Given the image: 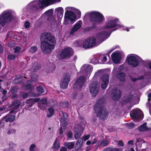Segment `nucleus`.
<instances>
[{
    "mask_svg": "<svg viewBox=\"0 0 151 151\" xmlns=\"http://www.w3.org/2000/svg\"><path fill=\"white\" fill-rule=\"evenodd\" d=\"M109 143V140L106 139L103 140L99 145V146L101 147H104L107 146Z\"/></svg>",
    "mask_w": 151,
    "mask_h": 151,
    "instance_id": "nucleus-26",
    "label": "nucleus"
},
{
    "mask_svg": "<svg viewBox=\"0 0 151 151\" xmlns=\"http://www.w3.org/2000/svg\"><path fill=\"white\" fill-rule=\"evenodd\" d=\"M86 78L85 76H80L75 81L73 86L75 90H80L84 85L86 81Z\"/></svg>",
    "mask_w": 151,
    "mask_h": 151,
    "instance_id": "nucleus-5",
    "label": "nucleus"
},
{
    "mask_svg": "<svg viewBox=\"0 0 151 151\" xmlns=\"http://www.w3.org/2000/svg\"><path fill=\"white\" fill-rule=\"evenodd\" d=\"M6 116H4L0 121V125L2 124V126L4 125L5 124V122H6V121H5L6 119Z\"/></svg>",
    "mask_w": 151,
    "mask_h": 151,
    "instance_id": "nucleus-45",
    "label": "nucleus"
},
{
    "mask_svg": "<svg viewBox=\"0 0 151 151\" xmlns=\"http://www.w3.org/2000/svg\"><path fill=\"white\" fill-rule=\"evenodd\" d=\"M60 146V143L58 142L57 139H56L54 142L52 148L56 150L59 149Z\"/></svg>",
    "mask_w": 151,
    "mask_h": 151,
    "instance_id": "nucleus-30",
    "label": "nucleus"
},
{
    "mask_svg": "<svg viewBox=\"0 0 151 151\" xmlns=\"http://www.w3.org/2000/svg\"><path fill=\"white\" fill-rule=\"evenodd\" d=\"M125 76V74L122 72H118L116 74V77L122 82H124L126 81Z\"/></svg>",
    "mask_w": 151,
    "mask_h": 151,
    "instance_id": "nucleus-18",
    "label": "nucleus"
},
{
    "mask_svg": "<svg viewBox=\"0 0 151 151\" xmlns=\"http://www.w3.org/2000/svg\"><path fill=\"white\" fill-rule=\"evenodd\" d=\"M76 16L73 12L67 10L65 13L64 21L67 22V20L70 22L75 21Z\"/></svg>",
    "mask_w": 151,
    "mask_h": 151,
    "instance_id": "nucleus-12",
    "label": "nucleus"
},
{
    "mask_svg": "<svg viewBox=\"0 0 151 151\" xmlns=\"http://www.w3.org/2000/svg\"><path fill=\"white\" fill-rule=\"evenodd\" d=\"M14 17L12 13L9 12H6L0 15V20L4 21L6 23H8L11 22Z\"/></svg>",
    "mask_w": 151,
    "mask_h": 151,
    "instance_id": "nucleus-9",
    "label": "nucleus"
},
{
    "mask_svg": "<svg viewBox=\"0 0 151 151\" xmlns=\"http://www.w3.org/2000/svg\"><path fill=\"white\" fill-rule=\"evenodd\" d=\"M138 130L141 131H144L147 130V127L146 125V124L145 123L141 125L138 128Z\"/></svg>",
    "mask_w": 151,
    "mask_h": 151,
    "instance_id": "nucleus-34",
    "label": "nucleus"
},
{
    "mask_svg": "<svg viewBox=\"0 0 151 151\" xmlns=\"http://www.w3.org/2000/svg\"><path fill=\"white\" fill-rule=\"evenodd\" d=\"M21 47H20L19 46L16 47L14 48V53H18L21 50Z\"/></svg>",
    "mask_w": 151,
    "mask_h": 151,
    "instance_id": "nucleus-46",
    "label": "nucleus"
},
{
    "mask_svg": "<svg viewBox=\"0 0 151 151\" xmlns=\"http://www.w3.org/2000/svg\"><path fill=\"white\" fill-rule=\"evenodd\" d=\"M126 61L129 65L133 67H136L139 64V62L137 59L134 56L129 55L127 57Z\"/></svg>",
    "mask_w": 151,
    "mask_h": 151,
    "instance_id": "nucleus-8",
    "label": "nucleus"
},
{
    "mask_svg": "<svg viewBox=\"0 0 151 151\" xmlns=\"http://www.w3.org/2000/svg\"><path fill=\"white\" fill-rule=\"evenodd\" d=\"M15 43L14 42H9L8 43V45L9 47H13Z\"/></svg>",
    "mask_w": 151,
    "mask_h": 151,
    "instance_id": "nucleus-60",
    "label": "nucleus"
},
{
    "mask_svg": "<svg viewBox=\"0 0 151 151\" xmlns=\"http://www.w3.org/2000/svg\"><path fill=\"white\" fill-rule=\"evenodd\" d=\"M52 0H39L38 2L37 3V5H33L32 8L34 10H37L39 6L40 8H43L45 6H47L51 5Z\"/></svg>",
    "mask_w": 151,
    "mask_h": 151,
    "instance_id": "nucleus-7",
    "label": "nucleus"
},
{
    "mask_svg": "<svg viewBox=\"0 0 151 151\" xmlns=\"http://www.w3.org/2000/svg\"><path fill=\"white\" fill-rule=\"evenodd\" d=\"M74 142H66L64 144V145L67 147V148L69 150L73 149L74 146Z\"/></svg>",
    "mask_w": 151,
    "mask_h": 151,
    "instance_id": "nucleus-28",
    "label": "nucleus"
},
{
    "mask_svg": "<svg viewBox=\"0 0 151 151\" xmlns=\"http://www.w3.org/2000/svg\"><path fill=\"white\" fill-rule=\"evenodd\" d=\"M93 68L90 65H88L85 69V71L87 73H90L92 71Z\"/></svg>",
    "mask_w": 151,
    "mask_h": 151,
    "instance_id": "nucleus-37",
    "label": "nucleus"
},
{
    "mask_svg": "<svg viewBox=\"0 0 151 151\" xmlns=\"http://www.w3.org/2000/svg\"><path fill=\"white\" fill-rule=\"evenodd\" d=\"M76 12L78 18H80L81 17V11L78 9H76Z\"/></svg>",
    "mask_w": 151,
    "mask_h": 151,
    "instance_id": "nucleus-50",
    "label": "nucleus"
},
{
    "mask_svg": "<svg viewBox=\"0 0 151 151\" xmlns=\"http://www.w3.org/2000/svg\"><path fill=\"white\" fill-rule=\"evenodd\" d=\"M67 148L65 147H63L60 149V151H67Z\"/></svg>",
    "mask_w": 151,
    "mask_h": 151,
    "instance_id": "nucleus-64",
    "label": "nucleus"
},
{
    "mask_svg": "<svg viewBox=\"0 0 151 151\" xmlns=\"http://www.w3.org/2000/svg\"><path fill=\"white\" fill-rule=\"evenodd\" d=\"M26 87L30 90H32L34 88V86L30 84H28L27 85Z\"/></svg>",
    "mask_w": 151,
    "mask_h": 151,
    "instance_id": "nucleus-47",
    "label": "nucleus"
},
{
    "mask_svg": "<svg viewBox=\"0 0 151 151\" xmlns=\"http://www.w3.org/2000/svg\"><path fill=\"white\" fill-rule=\"evenodd\" d=\"M39 100L38 99H29L27 100L26 101L27 103V104H29L28 106L31 107L32 106L34 102H37Z\"/></svg>",
    "mask_w": 151,
    "mask_h": 151,
    "instance_id": "nucleus-29",
    "label": "nucleus"
},
{
    "mask_svg": "<svg viewBox=\"0 0 151 151\" xmlns=\"http://www.w3.org/2000/svg\"><path fill=\"white\" fill-rule=\"evenodd\" d=\"M16 130L15 129H9L7 132L8 134H14L16 132Z\"/></svg>",
    "mask_w": 151,
    "mask_h": 151,
    "instance_id": "nucleus-44",
    "label": "nucleus"
},
{
    "mask_svg": "<svg viewBox=\"0 0 151 151\" xmlns=\"http://www.w3.org/2000/svg\"><path fill=\"white\" fill-rule=\"evenodd\" d=\"M121 91L116 88L112 90L111 95L112 98L114 100L119 99L121 97Z\"/></svg>",
    "mask_w": 151,
    "mask_h": 151,
    "instance_id": "nucleus-16",
    "label": "nucleus"
},
{
    "mask_svg": "<svg viewBox=\"0 0 151 151\" xmlns=\"http://www.w3.org/2000/svg\"><path fill=\"white\" fill-rule=\"evenodd\" d=\"M61 127L62 126L64 129L67 125V123L66 120H64L63 118H61L60 120Z\"/></svg>",
    "mask_w": 151,
    "mask_h": 151,
    "instance_id": "nucleus-33",
    "label": "nucleus"
},
{
    "mask_svg": "<svg viewBox=\"0 0 151 151\" xmlns=\"http://www.w3.org/2000/svg\"><path fill=\"white\" fill-rule=\"evenodd\" d=\"M63 114V117H61V118H63L64 120H66L68 117V115L66 113L63 112H62Z\"/></svg>",
    "mask_w": 151,
    "mask_h": 151,
    "instance_id": "nucleus-48",
    "label": "nucleus"
},
{
    "mask_svg": "<svg viewBox=\"0 0 151 151\" xmlns=\"http://www.w3.org/2000/svg\"><path fill=\"white\" fill-rule=\"evenodd\" d=\"M124 143L122 140H119L118 141L117 145L118 147H123L124 146Z\"/></svg>",
    "mask_w": 151,
    "mask_h": 151,
    "instance_id": "nucleus-49",
    "label": "nucleus"
},
{
    "mask_svg": "<svg viewBox=\"0 0 151 151\" xmlns=\"http://www.w3.org/2000/svg\"><path fill=\"white\" fill-rule=\"evenodd\" d=\"M81 131L80 132H78L76 133L75 134L74 137L76 139H78L79 138L81 135Z\"/></svg>",
    "mask_w": 151,
    "mask_h": 151,
    "instance_id": "nucleus-43",
    "label": "nucleus"
},
{
    "mask_svg": "<svg viewBox=\"0 0 151 151\" xmlns=\"http://www.w3.org/2000/svg\"><path fill=\"white\" fill-rule=\"evenodd\" d=\"M63 9L62 7H59L55 9V13L59 18L63 17Z\"/></svg>",
    "mask_w": 151,
    "mask_h": 151,
    "instance_id": "nucleus-23",
    "label": "nucleus"
},
{
    "mask_svg": "<svg viewBox=\"0 0 151 151\" xmlns=\"http://www.w3.org/2000/svg\"><path fill=\"white\" fill-rule=\"evenodd\" d=\"M79 119L81 120L80 122L83 124H84L86 123L85 122L84 119L83 117H82L81 116H79Z\"/></svg>",
    "mask_w": 151,
    "mask_h": 151,
    "instance_id": "nucleus-56",
    "label": "nucleus"
},
{
    "mask_svg": "<svg viewBox=\"0 0 151 151\" xmlns=\"http://www.w3.org/2000/svg\"><path fill=\"white\" fill-rule=\"evenodd\" d=\"M93 23L92 24V25L91 27L93 29H95L96 28V24H97L96 22H93Z\"/></svg>",
    "mask_w": 151,
    "mask_h": 151,
    "instance_id": "nucleus-58",
    "label": "nucleus"
},
{
    "mask_svg": "<svg viewBox=\"0 0 151 151\" xmlns=\"http://www.w3.org/2000/svg\"><path fill=\"white\" fill-rule=\"evenodd\" d=\"M47 98L42 99L38 103V107L41 109H44L45 108V106L47 105Z\"/></svg>",
    "mask_w": 151,
    "mask_h": 151,
    "instance_id": "nucleus-20",
    "label": "nucleus"
},
{
    "mask_svg": "<svg viewBox=\"0 0 151 151\" xmlns=\"http://www.w3.org/2000/svg\"><path fill=\"white\" fill-rule=\"evenodd\" d=\"M9 148H14V147L16 146V145L12 142H10L9 144Z\"/></svg>",
    "mask_w": 151,
    "mask_h": 151,
    "instance_id": "nucleus-54",
    "label": "nucleus"
},
{
    "mask_svg": "<svg viewBox=\"0 0 151 151\" xmlns=\"http://www.w3.org/2000/svg\"><path fill=\"white\" fill-rule=\"evenodd\" d=\"M40 38H55L50 32H44L42 33Z\"/></svg>",
    "mask_w": 151,
    "mask_h": 151,
    "instance_id": "nucleus-25",
    "label": "nucleus"
},
{
    "mask_svg": "<svg viewBox=\"0 0 151 151\" xmlns=\"http://www.w3.org/2000/svg\"><path fill=\"white\" fill-rule=\"evenodd\" d=\"M96 38H87L83 41L77 40L75 43L77 47L83 48L85 49H89L96 45Z\"/></svg>",
    "mask_w": 151,
    "mask_h": 151,
    "instance_id": "nucleus-3",
    "label": "nucleus"
},
{
    "mask_svg": "<svg viewBox=\"0 0 151 151\" xmlns=\"http://www.w3.org/2000/svg\"><path fill=\"white\" fill-rule=\"evenodd\" d=\"M142 114H139L138 111L137 110H132L131 111L130 115L132 118L135 120H137L139 117L141 116Z\"/></svg>",
    "mask_w": 151,
    "mask_h": 151,
    "instance_id": "nucleus-17",
    "label": "nucleus"
},
{
    "mask_svg": "<svg viewBox=\"0 0 151 151\" xmlns=\"http://www.w3.org/2000/svg\"><path fill=\"white\" fill-rule=\"evenodd\" d=\"M119 54L117 52H113L111 55V58L115 63L119 62V60H118Z\"/></svg>",
    "mask_w": 151,
    "mask_h": 151,
    "instance_id": "nucleus-24",
    "label": "nucleus"
},
{
    "mask_svg": "<svg viewBox=\"0 0 151 151\" xmlns=\"http://www.w3.org/2000/svg\"><path fill=\"white\" fill-rule=\"evenodd\" d=\"M72 133L70 131L67 134V136L69 138H70L72 137Z\"/></svg>",
    "mask_w": 151,
    "mask_h": 151,
    "instance_id": "nucleus-59",
    "label": "nucleus"
},
{
    "mask_svg": "<svg viewBox=\"0 0 151 151\" xmlns=\"http://www.w3.org/2000/svg\"><path fill=\"white\" fill-rule=\"evenodd\" d=\"M144 78V77L143 76H141L137 78H132L131 79V80L134 82H135L138 80H141Z\"/></svg>",
    "mask_w": 151,
    "mask_h": 151,
    "instance_id": "nucleus-40",
    "label": "nucleus"
},
{
    "mask_svg": "<svg viewBox=\"0 0 151 151\" xmlns=\"http://www.w3.org/2000/svg\"><path fill=\"white\" fill-rule=\"evenodd\" d=\"M48 111L49 114L47 115V117H50L53 115L55 112V110L53 108L50 107L48 109Z\"/></svg>",
    "mask_w": 151,
    "mask_h": 151,
    "instance_id": "nucleus-32",
    "label": "nucleus"
},
{
    "mask_svg": "<svg viewBox=\"0 0 151 151\" xmlns=\"http://www.w3.org/2000/svg\"><path fill=\"white\" fill-rule=\"evenodd\" d=\"M90 134H88L87 135H85V136H84L82 137V138L83 137V140L84 141H85L86 140L88 139L90 137Z\"/></svg>",
    "mask_w": 151,
    "mask_h": 151,
    "instance_id": "nucleus-52",
    "label": "nucleus"
},
{
    "mask_svg": "<svg viewBox=\"0 0 151 151\" xmlns=\"http://www.w3.org/2000/svg\"><path fill=\"white\" fill-rule=\"evenodd\" d=\"M109 75L107 74L104 75L102 76L101 87L102 89H105L107 87L109 83Z\"/></svg>",
    "mask_w": 151,
    "mask_h": 151,
    "instance_id": "nucleus-15",
    "label": "nucleus"
},
{
    "mask_svg": "<svg viewBox=\"0 0 151 151\" xmlns=\"http://www.w3.org/2000/svg\"><path fill=\"white\" fill-rule=\"evenodd\" d=\"M24 25L26 28H28L30 25L29 22L28 21H26L24 23Z\"/></svg>",
    "mask_w": 151,
    "mask_h": 151,
    "instance_id": "nucleus-55",
    "label": "nucleus"
},
{
    "mask_svg": "<svg viewBox=\"0 0 151 151\" xmlns=\"http://www.w3.org/2000/svg\"><path fill=\"white\" fill-rule=\"evenodd\" d=\"M103 151H119V149L108 147L104 149Z\"/></svg>",
    "mask_w": 151,
    "mask_h": 151,
    "instance_id": "nucleus-36",
    "label": "nucleus"
},
{
    "mask_svg": "<svg viewBox=\"0 0 151 151\" xmlns=\"http://www.w3.org/2000/svg\"><path fill=\"white\" fill-rule=\"evenodd\" d=\"M60 105L61 107H63V108H68L70 106L69 102L67 101L61 102L60 104Z\"/></svg>",
    "mask_w": 151,
    "mask_h": 151,
    "instance_id": "nucleus-35",
    "label": "nucleus"
},
{
    "mask_svg": "<svg viewBox=\"0 0 151 151\" xmlns=\"http://www.w3.org/2000/svg\"><path fill=\"white\" fill-rule=\"evenodd\" d=\"M116 20H110L107 22L105 25V27L107 29L115 28L117 27L119 28L121 27L120 24L116 23Z\"/></svg>",
    "mask_w": 151,
    "mask_h": 151,
    "instance_id": "nucleus-14",
    "label": "nucleus"
},
{
    "mask_svg": "<svg viewBox=\"0 0 151 151\" xmlns=\"http://www.w3.org/2000/svg\"><path fill=\"white\" fill-rule=\"evenodd\" d=\"M40 65L39 64H37L35 67H32L31 69V70L33 72H36L40 69Z\"/></svg>",
    "mask_w": 151,
    "mask_h": 151,
    "instance_id": "nucleus-38",
    "label": "nucleus"
},
{
    "mask_svg": "<svg viewBox=\"0 0 151 151\" xmlns=\"http://www.w3.org/2000/svg\"><path fill=\"white\" fill-rule=\"evenodd\" d=\"M83 141L82 137L78 139L75 147V149L76 151H78L83 146Z\"/></svg>",
    "mask_w": 151,
    "mask_h": 151,
    "instance_id": "nucleus-19",
    "label": "nucleus"
},
{
    "mask_svg": "<svg viewBox=\"0 0 151 151\" xmlns=\"http://www.w3.org/2000/svg\"><path fill=\"white\" fill-rule=\"evenodd\" d=\"M37 47L36 46H34L30 48L29 52L31 53H34L37 51Z\"/></svg>",
    "mask_w": 151,
    "mask_h": 151,
    "instance_id": "nucleus-39",
    "label": "nucleus"
},
{
    "mask_svg": "<svg viewBox=\"0 0 151 151\" xmlns=\"http://www.w3.org/2000/svg\"><path fill=\"white\" fill-rule=\"evenodd\" d=\"M21 103L18 100H15L12 103L11 106L12 109L16 110L18 109Z\"/></svg>",
    "mask_w": 151,
    "mask_h": 151,
    "instance_id": "nucleus-22",
    "label": "nucleus"
},
{
    "mask_svg": "<svg viewBox=\"0 0 151 151\" xmlns=\"http://www.w3.org/2000/svg\"><path fill=\"white\" fill-rule=\"evenodd\" d=\"M77 95V93L75 92L73 93L71 97L73 100H74L76 99Z\"/></svg>",
    "mask_w": 151,
    "mask_h": 151,
    "instance_id": "nucleus-53",
    "label": "nucleus"
},
{
    "mask_svg": "<svg viewBox=\"0 0 151 151\" xmlns=\"http://www.w3.org/2000/svg\"><path fill=\"white\" fill-rule=\"evenodd\" d=\"M89 88L92 97H95L99 92V85L95 83H92L89 86Z\"/></svg>",
    "mask_w": 151,
    "mask_h": 151,
    "instance_id": "nucleus-10",
    "label": "nucleus"
},
{
    "mask_svg": "<svg viewBox=\"0 0 151 151\" xmlns=\"http://www.w3.org/2000/svg\"><path fill=\"white\" fill-rule=\"evenodd\" d=\"M5 116H6V119L5 121H6V122H13L15 119V116L14 115H9L7 114Z\"/></svg>",
    "mask_w": 151,
    "mask_h": 151,
    "instance_id": "nucleus-27",
    "label": "nucleus"
},
{
    "mask_svg": "<svg viewBox=\"0 0 151 151\" xmlns=\"http://www.w3.org/2000/svg\"><path fill=\"white\" fill-rule=\"evenodd\" d=\"M73 131L74 132L76 133L77 132H81L80 129L78 128V127H75L74 128V129H73Z\"/></svg>",
    "mask_w": 151,
    "mask_h": 151,
    "instance_id": "nucleus-57",
    "label": "nucleus"
},
{
    "mask_svg": "<svg viewBox=\"0 0 151 151\" xmlns=\"http://www.w3.org/2000/svg\"><path fill=\"white\" fill-rule=\"evenodd\" d=\"M22 96L24 99H26L27 98L28 96V93H23Z\"/></svg>",
    "mask_w": 151,
    "mask_h": 151,
    "instance_id": "nucleus-62",
    "label": "nucleus"
},
{
    "mask_svg": "<svg viewBox=\"0 0 151 151\" xmlns=\"http://www.w3.org/2000/svg\"><path fill=\"white\" fill-rule=\"evenodd\" d=\"M4 151H15L14 148H7L5 149L4 150Z\"/></svg>",
    "mask_w": 151,
    "mask_h": 151,
    "instance_id": "nucleus-61",
    "label": "nucleus"
},
{
    "mask_svg": "<svg viewBox=\"0 0 151 151\" xmlns=\"http://www.w3.org/2000/svg\"><path fill=\"white\" fill-rule=\"evenodd\" d=\"M48 39L45 38V39ZM56 42L55 38H50L47 41H41L40 47L42 53L45 55L50 53L54 49Z\"/></svg>",
    "mask_w": 151,
    "mask_h": 151,
    "instance_id": "nucleus-2",
    "label": "nucleus"
},
{
    "mask_svg": "<svg viewBox=\"0 0 151 151\" xmlns=\"http://www.w3.org/2000/svg\"><path fill=\"white\" fill-rule=\"evenodd\" d=\"M103 98L99 99L94 105L93 109L96 113V116L99 117L102 121L106 119L109 112L106 108H104L103 104L104 102Z\"/></svg>",
    "mask_w": 151,
    "mask_h": 151,
    "instance_id": "nucleus-1",
    "label": "nucleus"
},
{
    "mask_svg": "<svg viewBox=\"0 0 151 151\" xmlns=\"http://www.w3.org/2000/svg\"><path fill=\"white\" fill-rule=\"evenodd\" d=\"M70 80L69 75L66 73L64 76L63 79L60 83V87L63 89H65L68 87V83Z\"/></svg>",
    "mask_w": 151,
    "mask_h": 151,
    "instance_id": "nucleus-13",
    "label": "nucleus"
},
{
    "mask_svg": "<svg viewBox=\"0 0 151 151\" xmlns=\"http://www.w3.org/2000/svg\"><path fill=\"white\" fill-rule=\"evenodd\" d=\"M17 57V55H9L7 56V58L9 60H15Z\"/></svg>",
    "mask_w": 151,
    "mask_h": 151,
    "instance_id": "nucleus-41",
    "label": "nucleus"
},
{
    "mask_svg": "<svg viewBox=\"0 0 151 151\" xmlns=\"http://www.w3.org/2000/svg\"><path fill=\"white\" fill-rule=\"evenodd\" d=\"M36 145L35 144H33L31 145L29 147L30 151H35L34 148L35 147Z\"/></svg>",
    "mask_w": 151,
    "mask_h": 151,
    "instance_id": "nucleus-51",
    "label": "nucleus"
},
{
    "mask_svg": "<svg viewBox=\"0 0 151 151\" xmlns=\"http://www.w3.org/2000/svg\"><path fill=\"white\" fill-rule=\"evenodd\" d=\"M10 91L12 94H14L17 92L16 90L14 88H12L10 90Z\"/></svg>",
    "mask_w": 151,
    "mask_h": 151,
    "instance_id": "nucleus-63",
    "label": "nucleus"
},
{
    "mask_svg": "<svg viewBox=\"0 0 151 151\" xmlns=\"http://www.w3.org/2000/svg\"><path fill=\"white\" fill-rule=\"evenodd\" d=\"M37 90L38 92L40 94L42 93L44 91L43 88L41 86H39L37 88Z\"/></svg>",
    "mask_w": 151,
    "mask_h": 151,
    "instance_id": "nucleus-42",
    "label": "nucleus"
},
{
    "mask_svg": "<svg viewBox=\"0 0 151 151\" xmlns=\"http://www.w3.org/2000/svg\"><path fill=\"white\" fill-rule=\"evenodd\" d=\"M73 49L71 47H67L64 49L61 52L60 55L61 58L65 59L69 58L73 56Z\"/></svg>",
    "mask_w": 151,
    "mask_h": 151,
    "instance_id": "nucleus-6",
    "label": "nucleus"
},
{
    "mask_svg": "<svg viewBox=\"0 0 151 151\" xmlns=\"http://www.w3.org/2000/svg\"><path fill=\"white\" fill-rule=\"evenodd\" d=\"M90 21L96 22L98 24H101L105 20L103 15L101 13L96 11L91 12L90 14Z\"/></svg>",
    "mask_w": 151,
    "mask_h": 151,
    "instance_id": "nucleus-4",
    "label": "nucleus"
},
{
    "mask_svg": "<svg viewBox=\"0 0 151 151\" xmlns=\"http://www.w3.org/2000/svg\"><path fill=\"white\" fill-rule=\"evenodd\" d=\"M81 27V24L77 22L73 25V27L71 28L70 32V35H73L74 32L77 31Z\"/></svg>",
    "mask_w": 151,
    "mask_h": 151,
    "instance_id": "nucleus-21",
    "label": "nucleus"
},
{
    "mask_svg": "<svg viewBox=\"0 0 151 151\" xmlns=\"http://www.w3.org/2000/svg\"><path fill=\"white\" fill-rule=\"evenodd\" d=\"M53 10L52 9L48 10L45 13L47 16V19L48 20L49 23L50 25H54L55 22V19L53 16Z\"/></svg>",
    "mask_w": 151,
    "mask_h": 151,
    "instance_id": "nucleus-11",
    "label": "nucleus"
},
{
    "mask_svg": "<svg viewBox=\"0 0 151 151\" xmlns=\"http://www.w3.org/2000/svg\"><path fill=\"white\" fill-rule=\"evenodd\" d=\"M133 98V96L132 95H128L122 101L123 104L129 103L131 101Z\"/></svg>",
    "mask_w": 151,
    "mask_h": 151,
    "instance_id": "nucleus-31",
    "label": "nucleus"
}]
</instances>
